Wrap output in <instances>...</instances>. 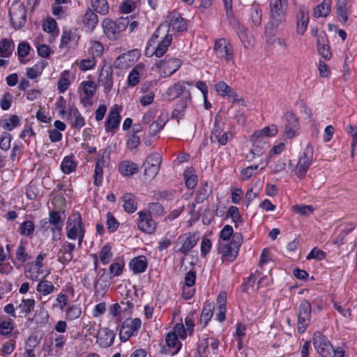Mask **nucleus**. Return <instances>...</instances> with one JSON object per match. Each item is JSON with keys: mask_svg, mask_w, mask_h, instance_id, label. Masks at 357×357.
<instances>
[{"mask_svg": "<svg viewBox=\"0 0 357 357\" xmlns=\"http://www.w3.org/2000/svg\"><path fill=\"white\" fill-rule=\"evenodd\" d=\"M332 0H324L317 5L314 9V15L315 17H326L328 15L331 10Z\"/></svg>", "mask_w": 357, "mask_h": 357, "instance_id": "obj_32", "label": "nucleus"}, {"mask_svg": "<svg viewBox=\"0 0 357 357\" xmlns=\"http://www.w3.org/2000/svg\"><path fill=\"white\" fill-rule=\"evenodd\" d=\"M165 341L172 355L177 354L181 348L182 344L172 331L167 334Z\"/></svg>", "mask_w": 357, "mask_h": 357, "instance_id": "obj_30", "label": "nucleus"}, {"mask_svg": "<svg viewBox=\"0 0 357 357\" xmlns=\"http://www.w3.org/2000/svg\"><path fill=\"white\" fill-rule=\"evenodd\" d=\"M44 68L45 64L43 63L41 66L36 64L32 68H27L26 72L27 77L31 79H36L42 74Z\"/></svg>", "mask_w": 357, "mask_h": 357, "instance_id": "obj_58", "label": "nucleus"}, {"mask_svg": "<svg viewBox=\"0 0 357 357\" xmlns=\"http://www.w3.org/2000/svg\"><path fill=\"white\" fill-rule=\"evenodd\" d=\"M296 31L298 33L303 34L307 29L309 23V10L301 5L299 6L298 12L296 15Z\"/></svg>", "mask_w": 357, "mask_h": 357, "instance_id": "obj_22", "label": "nucleus"}, {"mask_svg": "<svg viewBox=\"0 0 357 357\" xmlns=\"http://www.w3.org/2000/svg\"><path fill=\"white\" fill-rule=\"evenodd\" d=\"M170 25L173 30L182 31L186 29L187 24L185 19L181 17H175L171 20Z\"/></svg>", "mask_w": 357, "mask_h": 357, "instance_id": "obj_57", "label": "nucleus"}, {"mask_svg": "<svg viewBox=\"0 0 357 357\" xmlns=\"http://www.w3.org/2000/svg\"><path fill=\"white\" fill-rule=\"evenodd\" d=\"M82 309L77 305H73L68 307L66 310V319L69 321H73L80 317Z\"/></svg>", "mask_w": 357, "mask_h": 357, "instance_id": "obj_56", "label": "nucleus"}, {"mask_svg": "<svg viewBox=\"0 0 357 357\" xmlns=\"http://www.w3.org/2000/svg\"><path fill=\"white\" fill-rule=\"evenodd\" d=\"M313 344L322 357H344V351L341 347L334 349L327 337L319 332H316L313 335Z\"/></svg>", "mask_w": 357, "mask_h": 357, "instance_id": "obj_3", "label": "nucleus"}, {"mask_svg": "<svg viewBox=\"0 0 357 357\" xmlns=\"http://www.w3.org/2000/svg\"><path fill=\"white\" fill-rule=\"evenodd\" d=\"M113 70L112 66L102 68L98 77V84L104 87L105 93H109L113 87Z\"/></svg>", "mask_w": 357, "mask_h": 357, "instance_id": "obj_21", "label": "nucleus"}, {"mask_svg": "<svg viewBox=\"0 0 357 357\" xmlns=\"http://www.w3.org/2000/svg\"><path fill=\"white\" fill-rule=\"evenodd\" d=\"M199 239V238L197 233L188 232L183 236H180L178 240L182 243V245L179 251L183 255H187L197 245Z\"/></svg>", "mask_w": 357, "mask_h": 357, "instance_id": "obj_19", "label": "nucleus"}, {"mask_svg": "<svg viewBox=\"0 0 357 357\" xmlns=\"http://www.w3.org/2000/svg\"><path fill=\"white\" fill-rule=\"evenodd\" d=\"M142 167L144 168V175L148 179H153L158 174L160 167L144 162Z\"/></svg>", "mask_w": 357, "mask_h": 357, "instance_id": "obj_55", "label": "nucleus"}, {"mask_svg": "<svg viewBox=\"0 0 357 357\" xmlns=\"http://www.w3.org/2000/svg\"><path fill=\"white\" fill-rule=\"evenodd\" d=\"M243 243V236L239 233L232 236L231 242H220L218 244V252L222 255V261L231 262L238 256L239 248Z\"/></svg>", "mask_w": 357, "mask_h": 357, "instance_id": "obj_4", "label": "nucleus"}, {"mask_svg": "<svg viewBox=\"0 0 357 357\" xmlns=\"http://www.w3.org/2000/svg\"><path fill=\"white\" fill-rule=\"evenodd\" d=\"M212 186L209 185L207 182L204 183L199 188L195 201L197 204H202L212 194Z\"/></svg>", "mask_w": 357, "mask_h": 357, "instance_id": "obj_33", "label": "nucleus"}, {"mask_svg": "<svg viewBox=\"0 0 357 357\" xmlns=\"http://www.w3.org/2000/svg\"><path fill=\"white\" fill-rule=\"evenodd\" d=\"M250 17L255 26H258L261 24V10L258 5L253 4L251 6Z\"/></svg>", "mask_w": 357, "mask_h": 357, "instance_id": "obj_50", "label": "nucleus"}, {"mask_svg": "<svg viewBox=\"0 0 357 357\" xmlns=\"http://www.w3.org/2000/svg\"><path fill=\"white\" fill-rule=\"evenodd\" d=\"M98 22V18L97 15L91 9L88 8L83 18L84 27L89 31H92L96 26Z\"/></svg>", "mask_w": 357, "mask_h": 357, "instance_id": "obj_31", "label": "nucleus"}, {"mask_svg": "<svg viewBox=\"0 0 357 357\" xmlns=\"http://www.w3.org/2000/svg\"><path fill=\"white\" fill-rule=\"evenodd\" d=\"M84 98L82 102H89V100L93 97L96 91V85L93 81H86L82 83Z\"/></svg>", "mask_w": 357, "mask_h": 357, "instance_id": "obj_38", "label": "nucleus"}, {"mask_svg": "<svg viewBox=\"0 0 357 357\" xmlns=\"http://www.w3.org/2000/svg\"><path fill=\"white\" fill-rule=\"evenodd\" d=\"M35 226L31 220H26L23 222L20 228L19 232L22 236H30L33 234Z\"/></svg>", "mask_w": 357, "mask_h": 357, "instance_id": "obj_53", "label": "nucleus"}, {"mask_svg": "<svg viewBox=\"0 0 357 357\" xmlns=\"http://www.w3.org/2000/svg\"><path fill=\"white\" fill-rule=\"evenodd\" d=\"M113 257L112 248L109 244L103 245L100 251V261L103 265L107 264Z\"/></svg>", "mask_w": 357, "mask_h": 357, "instance_id": "obj_49", "label": "nucleus"}, {"mask_svg": "<svg viewBox=\"0 0 357 357\" xmlns=\"http://www.w3.org/2000/svg\"><path fill=\"white\" fill-rule=\"evenodd\" d=\"M96 63V59L91 56V58L81 60L79 68L82 71H86L94 68Z\"/></svg>", "mask_w": 357, "mask_h": 357, "instance_id": "obj_63", "label": "nucleus"}, {"mask_svg": "<svg viewBox=\"0 0 357 357\" xmlns=\"http://www.w3.org/2000/svg\"><path fill=\"white\" fill-rule=\"evenodd\" d=\"M278 132V128L275 124H272L263 128L261 130H256L254 134V137H261L265 140H268V137H273L277 135Z\"/></svg>", "mask_w": 357, "mask_h": 357, "instance_id": "obj_35", "label": "nucleus"}, {"mask_svg": "<svg viewBox=\"0 0 357 357\" xmlns=\"http://www.w3.org/2000/svg\"><path fill=\"white\" fill-rule=\"evenodd\" d=\"M9 17L12 26L20 29L26 22V9L20 1H15L9 7Z\"/></svg>", "mask_w": 357, "mask_h": 357, "instance_id": "obj_7", "label": "nucleus"}, {"mask_svg": "<svg viewBox=\"0 0 357 357\" xmlns=\"http://www.w3.org/2000/svg\"><path fill=\"white\" fill-rule=\"evenodd\" d=\"M80 38L81 30L77 29H64L61 38V45H76L79 43Z\"/></svg>", "mask_w": 357, "mask_h": 357, "instance_id": "obj_24", "label": "nucleus"}, {"mask_svg": "<svg viewBox=\"0 0 357 357\" xmlns=\"http://www.w3.org/2000/svg\"><path fill=\"white\" fill-rule=\"evenodd\" d=\"M124 211L128 213H133L137 209L136 197L132 193H126L121 197Z\"/></svg>", "mask_w": 357, "mask_h": 357, "instance_id": "obj_27", "label": "nucleus"}, {"mask_svg": "<svg viewBox=\"0 0 357 357\" xmlns=\"http://www.w3.org/2000/svg\"><path fill=\"white\" fill-rule=\"evenodd\" d=\"M77 165V163L73 160V157L66 156L61 162V169L63 173L69 174L75 171Z\"/></svg>", "mask_w": 357, "mask_h": 357, "instance_id": "obj_40", "label": "nucleus"}, {"mask_svg": "<svg viewBox=\"0 0 357 357\" xmlns=\"http://www.w3.org/2000/svg\"><path fill=\"white\" fill-rule=\"evenodd\" d=\"M136 224L139 231L147 234H153L157 228V222L152 215L146 211H140L137 213Z\"/></svg>", "mask_w": 357, "mask_h": 357, "instance_id": "obj_11", "label": "nucleus"}, {"mask_svg": "<svg viewBox=\"0 0 357 357\" xmlns=\"http://www.w3.org/2000/svg\"><path fill=\"white\" fill-rule=\"evenodd\" d=\"M287 0H270V21L265 27L268 43H276L274 38L278 26L285 20Z\"/></svg>", "mask_w": 357, "mask_h": 357, "instance_id": "obj_1", "label": "nucleus"}, {"mask_svg": "<svg viewBox=\"0 0 357 357\" xmlns=\"http://www.w3.org/2000/svg\"><path fill=\"white\" fill-rule=\"evenodd\" d=\"M105 166V160L103 157L96 160V167L94 169V184L99 186L102 184L103 178V167Z\"/></svg>", "mask_w": 357, "mask_h": 357, "instance_id": "obj_37", "label": "nucleus"}, {"mask_svg": "<svg viewBox=\"0 0 357 357\" xmlns=\"http://www.w3.org/2000/svg\"><path fill=\"white\" fill-rule=\"evenodd\" d=\"M172 332L174 333L177 337L182 340L186 339L188 335V331H186L183 324H176L174 326Z\"/></svg>", "mask_w": 357, "mask_h": 357, "instance_id": "obj_64", "label": "nucleus"}, {"mask_svg": "<svg viewBox=\"0 0 357 357\" xmlns=\"http://www.w3.org/2000/svg\"><path fill=\"white\" fill-rule=\"evenodd\" d=\"M224 128L225 123L222 121L221 117L217 115L211 131V143L218 142L220 146H225L232 139V133L230 131L224 132Z\"/></svg>", "mask_w": 357, "mask_h": 357, "instance_id": "obj_8", "label": "nucleus"}, {"mask_svg": "<svg viewBox=\"0 0 357 357\" xmlns=\"http://www.w3.org/2000/svg\"><path fill=\"white\" fill-rule=\"evenodd\" d=\"M213 314V307L211 305H206L204 307L202 311V314L200 316V323L203 324V326L205 327L211 319L212 318Z\"/></svg>", "mask_w": 357, "mask_h": 357, "instance_id": "obj_47", "label": "nucleus"}, {"mask_svg": "<svg viewBox=\"0 0 357 357\" xmlns=\"http://www.w3.org/2000/svg\"><path fill=\"white\" fill-rule=\"evenodd\" d=\"M147 212L155 218L161 217L165 215V208L159 202H150L147 204Z\"/></svg>", "mask_w": 357, "mask_h": 357, "instance_id": "obj_43", "label": "nucleus"}, {"mask_svg": "<svg viewBox=\"0 0 357 357\" xmlns=\"http://www.w3.org/2000/svg\"><path fill=\"white\" fill-rule=\"evenodd\" d=\"M181 65V62L178 59H169L167 61H160L157 63L159 68V73L162 77H169L174 74Z\"/></svg>", "mask_w": 357, "mask_h": 357, "instance_id": "obj_16", "label": "nucleus"}, {"mask_svg": "<svg viewBox=\"0 0 357 357\" xmlns=\"http://www.w3.org/2000/svg\"><path fill=\"white\" fill-rule=\"evenodd\" d=\"M251 141L252 142V148L245 155L248 161H251L256 157H260L268 147V140L261 137H254V134L251 136Z\"/></svg>", "mask_w": 357, "mask_h": 357, "instance_id": "obj_12", "label": "nucleus"}, {"mask_svg": "<svg viewBox=\"0 0 357 357\" xmlns=\"http://www.w3.org/2000/svg\"><path fill=\"white\" fill-rule=\"evenodd\" d=\"M120 111L121 108L117 105L111 108L105 123V129L107 132L114 133L119 127L121 119Z\"/></svg>", "mask_w": 357, "mask_h": 357, "instance_id": "obj_14", "label": "nucleus"}, {"mask_svg": "<svg viewBox=\"0 0 357 357\" xmlns=\"http://www.w3.org/2000/svg\"><path fill=\"white\" fill-rule=\"evenodd\" d=\"M142 69V67L139 65H137L134 68H132V70L129 73L127 79L128 86H135L139 83L140 76L139 70Z\"/></svg>", "mask_w": 357, "mask_h": 357, "instance_id": "obj_48", "label": "nucleus"}, {"mask_svg": "<svg viewBox=\"0 0 357 357\" xmlns=\"http://www.w3.org/2000/svg\"><path fill=\"white\" fill-rule=\"evenodd\" d=\"M12 139L13 137L10 133L3 132L0 137V149L4 151L9 150Z\"/></svg>", "mask_w": 357, "mask_h": 357, "instance_id": "obj_59", "label": "nucleus"}, {"mask_svg": "<svg viewBox=\"0 0 357 357\" xmlns=\"http://www.w3.org/2000/svg\"><path fill=\"white\" fill-rule=\"evenodd\" d=\"M347 3L348 0H336L335 1V13L338 20L343 23L347 22L348 20Z\"/></svg>", "mask_w": 357, "mask_h": 357, "instance_id": "obj_29", "label": "nucleus"}, {"mask_svg": "<svg viewBox=\"0 0 357 357\" xmlns=\"http://www.w3.org/2000/svg\"><path fill=\"white\" fill-rule=\"evenodd\" d=\"M13 100V95L10 92H6L0 98V107L2 110H8L10 108Z\"/></svg>", "mask_w": 357, "mask_h": 357, "instance_id": "obj_61", "label": "nucleus"}, {"mask_svg": "<svg viewBox=\"0 0 357 357\" xmlns=\"http://www.w3.org/2000/svg\"><path fill=\"white\" fill-rule=\"evenodd\" d=\"M48 220L52 225L51 231L53 234V239H59L63 226L64 218L62 217L60 211H52L49 213Z\"/></svg>", "mask_w": 357, "mask_h": 357, "instance_id": "obj_17", "label": "nucleus"}, {"mask_svg": "<svg viewBox=\"0 0 357 357\" xmlns=\"http://www.w3.org/2000/svg\"><path fill=\"white\" fill-rule=\"evenodd\" d=\"M129 266L135 274L144 273L147 268L146 258L143 255L135 257L130 261Z\"/></svg>", "mask_w": 357, "mask_h": 357, "instance_id": "obj_28", "label": "nucleus"}, {"mask_svg": "<svg viewBox=\"0 0 357 357\" xmlns=\"http://www.w3.org/2000/svg\"><path fill=\"white\" fill-rule=\"evenodd\" d=\"M86 229L79 213L70 214L66 222V234L68 239L78 241V247L82 246Z\"/></svg>", "mask_w": 357, "mask_h": 357, "instance_id": "obj_2", "label": "nucleus"}, {"mask_svg": "<svg viewBox=\"0 0 357 357\" xmlns=\"http://www.w3.org/2000/svg\"><path fill=\"white\" fill-rule=\"evenodd\" d=\"M106 227L109 233H114L119 227V221L114 218L111 212L106 214Z\"/></svg>", "mask_w": 357, "mask_h": 357, "instance_id": "obj_54", "label": "nucleus"}, {"mask_svg": "<svg viewBox=\"0 0 357 357\" xmlns=\"http://www.w3.org/2000/svg\"><path fill=\"white\" fill-rule=\"evenodd\" d=\"M312 307L307 300H303L298 307V331L303 333L309 326L311 319Z\"/></svg>", "mask_w": 357, "mask_h": 357, "instance_id": "obj_10", "label": "nucleus"}, {"mask_svg": "<svg viewBox=\"0 0 357 357\" xmlns=\"http://www.w3.org/2000/svg\"><path fill=\"white\" fill-rule=\"evenodd\" d=\"M75 250V244L68 241L61 243L58 252V261L63 264H68L74 257L73 252Z\"/></svg>", "mask_w": 357, "mask_h": 357, "instance_id": "obj_18", "label": "nucleus"}, {"mask_svg": "<svg viewBox=\"0 0 357 357\" xmlns=\"http://www.w3.org/2000/svg\"><path fill=\"white\" fill-rule=\"evenodd\" d=\"M141 326L142 321L139 318L126 319L123 322L119 331L121 341L126 342L132 336L137 335Z\"/></svg>", "mask_w": 357, "mask_h": 357, "instance_id": "obj_9", "label": "nucleus"}, {"mask_svg": "<svg viewBox=\"0 0 357 357\" xmlns=\"http://www.w3.org/2000/svg\"><path fill=\"white\" fill-rule=\"evenodd\" d=\"M172 41V35L169 33V26L166 24H161L152 35L149 43L158 45H170Z\"/></svg>", "mask_w": 357, "mask_h": 357, "instance_id": "obj_15", "label": "nucleus"}, {"mask_svg": "<svg viewBox=\"0 0 357 357\" xmlns=\"http://www.w3.org/2000/svg\"><path fill=\"white\" fill-rule=\"evenodd\" d=\"M36 301L33 298H22L17 306L21 313L28 314L34 310Z\"/></svg>", "mask_w": 357, "mask_h": 357, "instance_id": "obj_42", "label": "nucleus"}, {"mask_svg": "<svg viewBox=\"0 0 357 357\" xmlns=\"http://www.w3.org/2000/svg\"><path fill=\"white\" fill-rule=\"evenodd\" d=\"M116 334L114 332L108 328H103L98 330L96 342L102 348H107L114 343Z\"/></svg>", "mask_w": 357, "mask_h": 357, "instance_id": "obj_20", "label": "nucleus"}, {"mask_svg": "<svg viewBox=\"0 0 357 357\" xmlns=\"http://www.w3.org/2000/svg\"><path fill=\"white\" fill-rule=\"evenodd\" d=\"M216 92L222 97H226L231 93V88L225 82H219L215 85Z\"/></svg>", "mask_w": 357, "mask_h": 357, "instance_id": "obj_62", "label": "nucleus"}, {"mask_svg": "<svg viewBox=\"0 0 357 357\" xmlns=\"http://www.w3.org/2000/svg\"><path fill=\"white\" fill-rule=\"evenodd\" d=\"M20 125V121L17 115H11L9 118L4 119L1 127L4 130H12Z\"/></svg>", "mask_w": 357, "mask_h": 357, "instance_id": "obj_51", "label": "nucleus"}, {"mask_svg": "<svg viewBox=\"0 0 357 357\" xmlns=\"http://www.w3.org/2000/svg\"><path fill=\"white\" fill-rule=\"evenodd\" d=\"M313 157V147L310 143H308L298 157V162L294 168L295 174L299 179L305 178L306 174L312 164Z\"/></svg>", "mask_w": 357, "mask_h": 357, "instance_id": "obj_6", "label": "nucleus"}, {"mask_svg": "<svg viewBox=\"0 0 357 357\" xmlns=\"http://www.w3.org/2000/svg\"><path fill=\"white\" fill-rule=\"evenodd\" d=\"M119 169L122 175L129 176L137 172L138 166L135 162L124 161L119 165Z\"/></svg>", "mask_w": 357, "mask_h": 357, "instance_id": "obj_39", "label": "nucleus"}, {"mask_svg": "<svg viewBox=\"0 0 357 357\" xmlns=\"http://www.w3.org/2000/svg\"><path fill=\"white\" fill-rule=\"evenodd\" d=\"M54 286L48 280H41L36 287L37 291L43 296L50 294L54 291Z\"/></svg>", "mask_w": 357, "mask_h": 357, "instance_id": "obj_46", "label": "nucleus"}, {"mask_svg": "<svg viewBox=\"0 0 357 357\" xmlns=\"http://www.w3.org/2000/svg\"><path fill=\"white\" fill-rule=\"evenodd\" d=\"M226 217L231 218L232 221L236 223L242 222V218L240 214L239 209L235 206H231L229 208Z\"/></svg>", "mask_w": 357, "mask_h": 357, "instance_id": "obj_60", "label": "nucleus"}, {"mask_svg": "<svg viewBox=\"0 0 357 357\" xmlns=\"http://www.w3.org/2000/svg\"><path fill=\"white\" fill-rule=\"evenodd\" d=\"M15 254L17 259L22 263L31 259V257L26 251L25 243L22 241L18 245Z\"/></svg>", "mask_w": 357, "mask_h": 357, "instance_id": "obj_52", "label": "nucleus"}, {"mask_svg": "<svg viewBox=\"0 0 357 357\" xmlns=\"http://www.w3.org/2000/svg\"><path fill=\"white\" fill-rule=\"evenodd\" d=\"M91 4L93 10L101 15H106L109 11L107 0H91Z\"/></svg>", "mask_w": 357, "mask_h": 357, "instance_id": "obj_45", "label": "nucleus"}, {"mask_svg": "<svg viewBox=\"0 0 357 357\" xmlns=\"http://www.w3.org/2000/svg\"><path fill=\"white\" fill-rule=\"evenodd\" d=\"M284 118L286 123L283 135L287 139H293L297 135L299 130L298 119L291 112H287Z\"/></svg>", "mask_w": 357, "mask_h": 357, "instance_id": "obj_13", "label": "nucleus"}, {"mask_svg": "<svg viewBox=\"0 0 357 357\" xmlns=\"http://www.w3.org/2000/svg\"><path fill=\"white\" fill-rule=\"evenodd\" d=\"M70 72L68 70H64L61 73L60 78L58 81V90L60 93H64L70 84L69 80Z\"/></svg>", "mask_w": 357, "mask_h": 357, "instance_id": "obj_44", "label": "nucleus"}, {"mask_svg": "<svg viewBox=\"0 0 357 357\" xmlns=\"http://www.w3.org/2000/svg\"><path fill=\"white\" fill-rule=\"evenodd\" d=\"M128 24L129 19L128 17H121L116 21L106 18L102 21V26L105 36L109 40H115L128 27Z\"/></svg>", "mask_w": 357, "mask_h": 357, "instance_id": "obj_5", "label": "nucleus"}, {"mask_svg": "<svg viewBox=\"0 0 357 357\" xmlns=\"http://www.w3.org/2000/svg\"><path fill=\"white\" fill-rule=\"evenodd\" d=\"M167 122V119L165 116L160 114L158 119L153 121L149 127V132L150 135H156L165 127Z\"/></svg>", "mask_w": 357, "mask_h": 357, "instance_id": "obj_34", "label": "nucleus"}, {"mask_svg": "<svg viewBox=\"0 0 357 357\" xmlns=\"http://www.w3.org/2000/svg\"><path fill=\"white\" fill-rule=\"evenodd\" d=\"M185 84L191 85L189 82L179 81L168 88L164 96L168 100H172L179 97L185 90Z\"/></svg>", "mask_w": 357, "mask_h": 357, "instance_id": "obj_25", "label": "nucleus"}, {"mask_svg": "<svg viewBox=\"0 0 357 357\" xmlns=\"http://www.w3.org/2000/svg\"><path fill=\"white\" fill-rule=\"evenodd\" d=\"M67 116L70 124L75 129L80 130L86 123L84 118L75 107L68 108Z\"/></svg>", "mask_w": 357, "mask_h": 357, "instance_id": "obj_23", "label": "nucleus"}, {"mask_svg": "<svg viewBox=\"0 0 357 357\" xmlns=\"http://www.w3.org/2000/svg\"><path fill=\"white\" fill-rule=\"evenodd\" d=\"M185 185L188 189H193L197 183V176L193 173L191 167L187 168L183 172Z\"/></svg>", "mask_w": 357, "mask_h": 357, "instance_id": "obj_41", "label": "nucleus"}, {"mask_svg": "<svg viewBox=\"0 0 357 357\" xmlns=\"http://www.w3.org/2000/svg\"><path fill=\"white\" fill-rule=\"evenodd\" d=\"M213 51L218 58L223 59L227 61L233 59L232 46H214Z\"/></svg>", "mask_w": 357, "mask_h": 357, "instance_id": "obj_36", "label": "nucleus"}, {"mask_svg": "<svg viewBox=\"0 0 357 357\" xmlns=\"http://www.w3.org/2000/svg\"><path fill=\"white\" fill-rule=\"evenodd\" d=\"M188 96H190L189 91H188ZM190 99V97H183L178 101L172 112V119H176L178 122H179L181 119H183Z\"/></svg>", "mask_w": 357, "mask_h": 357, "instance_id": "obj_26", "label": "nucleus"}]
</instances>
